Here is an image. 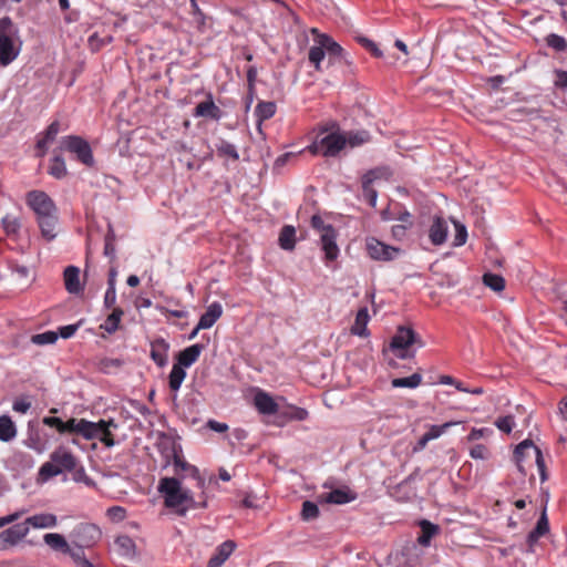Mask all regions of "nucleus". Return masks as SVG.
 Masks as SVG:
<instances>
[{
	"instance_id": "1",
	"label": "nucleus",
	"mask_w": 567,
	"mask_h": 567,
	"mask_svg": "<svg viewBox=\"0 0 567 567\" xmlns=\"http://www.w3.org/2000/svg\"><path fill=\"white\" fill-rule=\"evenodd\" d=\"M118 425L113 420H100L99 422H90L85 419H70L64 422L63 433H76L86 440L97 439L106 447L115 445L113 439V430Z\"/></svg>"
},
{
	"instance_id": "2",
	"label": "nucleus",
	"mask_w": 567,
	"mask_h": 567,
	"mask_svg": "<svg viewBox=\"0 0 567 567\" xmlns=\"http://www.w3.org/2000/svg\"><path fill=\"white\" fill-rule=\"evenodd\" d=\"M158 492L163 494L165 506L177 508L187 504L188 507H196V503L189 489L182 486V478L163 477L158 484Z\"/></svg>"
},
{
	"instance_id": "3",
	"label": "nucleus",
	"mask_w": 567,
	"mask_h": 567,
	"mask_svg": "<svg viewBox=\"0 0 567 567\" xmlns=\"http://www.w3.org/2000/svg\"><path fill=\"white\" fill-rule=\"evenodd\" d=\"M76 465V457L66 447L59 446L51 453L50 461L42 464L39 476L42 481H48L63 472L75 470Z\"/></svg>"
},
{
	"instance_id": "4",
	"label": "nucleus",
	"mask_w": 567,
	"mask_h": 567,
	"mask_svg": "<svg viewBox=\"0 0 567 567\" xmlns=\"http://www.w3.org/2000/svg\"><path fill=\"white\" fill-rule=\"evenodd\" d=\"M412 344H417L420 348L424 347V342L412 328L399 327L391 339L390 350L399 359H412L415 355V352L410 350Z\"/></svg>"
},
{
	"instance_id": "5",
	"label": "nucleus",
	"mask_w": 567,
	"mask_h": 567,
	"mask_svg": "<svg viewBox=\"0 0 567 567\" xmlns=\"http://www.w3.org/2000/svg\"><path fill=\"white\" fill-rule=\"evenodd\" d=\"M18 30L9 17L0 19V64L8 65L19 54L16 45Z\"/></svg>"
},
{
	"instance_id": "6",
	"label": "nucleus",
	"mask_w": 567,
	"mask_h": 567,
	"mask_svg": "<svg viewBox=\"0 0 567 567\" xmlns=\"http://www.w3.org/2000/svg\"><path fill=\"white\" fill-rule=\"evenodd\" d=\"M526 458H534L539 472L540 481L545 482L548 478L545 460L542 451L537 447L532 440L520 442L514 451V460L517 468L522 474H525L524 461Z\"/></svg>"
},
{
	"instance_id": "7",
	"label": "nucleus",
	"mask_w": 567,
	"mask_h": 567,
	"mask_svg": "<svg viewBox=\"0 0 567 567\" xmlns=\"http://www.w3.org/2000/svg\"><path fill=\"white\" fill-rule=\"evenodd\" d=\"M347 145V137L341 133H330L319 142L309 147L312 154H322L323 156H336Z\"/></svg>"
},
{
	"instance_id": "8",
	"label": "nucleus",
	"mask_w": 567,
	"mask_h": 567,
	"mask_svg": "<svg viewBox=\"0 0 567 567\" xmlns=\"http://www.w3.org/2000/svg\"><path fill=\"white\" fill-rule=\"evenodd\" d=\"M61 148L76 155V158L86 166L94 163L93 154L89 143L80 136H66L61 141Z\"/></svg>"
},
{
	"instance_id": "9",
	"label": "nucleus",
	"mask_w": 567,
	"mask_h": 567,
	"mask_svg": "<svg viewBox=\"0 0 567 567\" xmlns=\"http://www.w3.org/2000/svg\"><path fill=\"white\" fill-rule=\"evenodd\" d=\"M365 248L368 255L374 260L390 261L395 259L401 250L396 247L386 245L374 237L367 238Z\"/></svg>"
},
{
	"instance_id": "10",
	"label": "nucleus",
	"mask_w": 567,
	"mask_h": 567,
	"mask_svg": "<svg viewBox=\"0 0 567 567\" xmlns=\"http://www.w3.org/2000/svg\"><path fill=\"white\" fill-rule=\"evenodd\" d=\"M27 204L38 217L58 212L53 200L41 190H31L27 194Z\"/></svg>"
},
{
	"instance_id": "11",
	"label": "nucleus",
	"mask_w": 567,
	"mask_h": 567,
	"mask_svg": "<svg viewBox=\"0 0 567 567\" xmlns=\"http://www.w3.org/2000/svg\"><path fill=\"white\" fill-rule=\"evenodd\" d=\"M75 545L91 547L101 538V530L94 524L81 523L72 532Z\"/></svg>"
},
{
	"instance_id": "12",
	"label": "nucleus",
	"mask_w": 567,
	"mask_h": 567,
	"mask_svg": "<svg viewBox=\"0 0 567 567\" xmlns=\"http://www.w3.org/2000/svg\"><path fill=\"white\" fill-rule=\"evenodd\" d=\"M29 533L25 520L12 525L11 527L0 532V550H7L18 545Z\"/></svg>"
},
{
	"instance_id": "13",
	"label": "nucleus",
	"mask_w": 567,
	"mask_h": 567,
	"mask_svg": "<svg viewBox=\"0 0 567 567\" xmlns=\"http://www.w3.org/2000/svg\"><path fill=\"white\" fill-rule=\"evenodd\" d=\"M310 32L315 35V42L324 48L326 54L329 55L330 60L341 58L343 55V49L330 35L320 33L316 28H312Z\"/></svg>"
},
{
	"instance_id": "14",
	"label": "nucleus",
	"mask_w": 567,
	"mask_h": 567,
	"mask_svg": "<svg viewBox=\"0 0 567 567\" xmlns=\"http://www.w3.org/2000/svg\"><path fill=\"white\" fill-rule=\"evenodd\" d=\"M355 499V494L348 488H338L318 496L319 503L347 504Z\"/></svg>"
},
{
	"instance_id": "15",
	"label": "nucleus",
	"mask_w": 567,
	"mask_h": 567,
	"mask_svg": "<svg viewBox=\"0 0 567 567\" xmlns=\"http://www.w3.org/2000/svg\"><path fill=\"white\" fill-rule=\"evenodd\" d=\"M321 248L326 254L328 260L337 259L339 255V248L337 245V231L334 228L328 229L319 235Z\"/></svg>"
},
{
	"instance_id": "16",
	"label": "nucleus",
	"mask_w": 567,
	"mask_h": 567,
	"mask_svg": "<svg viewBox=\"0 0 567 567\" xmlns=\"http://www.w3.org/2000/svg\"><path fill=\"white\" fill-rule=\"evenodd\" d=\"M37 221L41 230V235L45 240L51 241L56 237L58 212L38 217Z\"/></svg>"
},
{
	"instance_id": "17",
	"label": "nucleus",
	"mask_w": 567,
	"mask_h": 567,
	"mask_svg": "<svg viewBox=\"0 0 567 567\" xmlns=\"http://www.w3.org/2000/svg\"><path fill=\"white\" fill-rule=\"evenodd\" d=\"M236 548L233 540H226L219 545L216 553L209 558L207 567H221Z\"/></svg>"
},
{
	"instance_id": "18",
	"label": "nucleus",
	"mask_w": 567,
	"mask_h": 567,
	"mask_svg": "<svg viewBox=\"0 0 567 567\" xmlns=\"http://www.w3.org/2000/svg\"><path fill=\"white\" fill-rule=\"evenodd\" d=\"M449 233L446 221L441 217H435L433 224L429 230V238L435 246H440L445 243Z\"/></svg>"
},
{
	"instance_id": "19",
	"label": "nucleus",
	"mask_w": 567,
	"mask_h": 567,
	"mask_svg": "<svg viewBox=\"0 0 567 567\" xmlns=\"http://www.w3.org/2000/svg\"><path fill=\"white\" fill-rule=\"evenodd\" d=\"M223 307L218 302H213L208 306L205 313L202 315L197 323V330L209 329L221 317Z\"/></svg>"
},
{
	"instance_id": "20",
	"label": "nucleus",
	"mask_w": 567,
	"mask_h": 567,
	"mask_svg": "<svg viewBox=\"0 0 567 567\" xmlns=\"http://www.w3.org/2000/svg\"><path fill=\"white\" fill-rule=\"evenodd\" d=\"M453 424L454 423L452 422H446L442 425H431L429 431L420 437L416 445L413 447V451L420 452L424 450L430 441L439 439L445 432V430L452 426Z\"/></svg>"
},
{
	"instance_id": "21",
	"label": "nucleus",
	"mask_w": 567,
	"mask_h": 567,
	"mask_svg": "<svg viewBox=\"0 0 567 567\" xmlns=\"http://www.w3.org/2000/svg\"><path fill=\"white\" fill-rule=\"evenodd\" d=\"M194 116L219 120L221 117V111L214 103L212 96H209L206 101H203L196 105L194 110Z\"/></svg>"
},
{
	"instance_id": "22",
	"label": "nucleus",
	"mask_w": 567,
	"mask_h": 567,
	"mask_svg": "<svg viewBox=\"0 0 567 567\" xmlns=\"http://www.w3.org/2000/svg\"><path fill=\"white\" fill-rule=\"evenodd\" d=\"M25 524L29 528H53L58 524V518L51 513H40L28 517Z\"/></svg>"
},
{
	"instance_id": "23",
	"label": "nucleus",
	"mask_w": 567,
	"mask_h": 567,
	"mask_svg": "<svg viewBox=\"0 0 567 567\" xmlns=\"http://www.w3.org/2000/svg\"><path fill=\"white\" fill-rule=\"evenodd\" d=\"M174 466H175V473L178 474L179 471L186 472L188 476L193 477L197 481L198 487L204 488L205 481L199 474V470L188 464L186 461L182 460L177 453L174 451Z\"/></svg>"
},
{
	"instance_id": "24",
	"label": "nucleus",
	"mask_w": 567,
	"mask_h": 567,
	"mask_svg": "<svg viewBox=\"0 0 567 567\" xmlns=\"http://www.w3.org/2000/svg\"><path fill=\"white\" fill-rule=\"evenodd\" d=\"M257 410L262 414H275L278 411V404L266 392L258 391L254 398Z\"/></svg>"
},
{
	"instance_id": "25",
	"label": "nucleus",
	"mask_w": 567,
	"mask_h": 567,
	"mask_svg": "<svg viewBox=\"0 0 567 567\" xmlns=\"http://www.w3.org/2000/svg\"><path fill=\"white\" fill-rule=\"evenodd\" d=\"M115 547L118 555L127 560H132L136 555V545L134 540L126 535L118 536L115 539Z\"/></svg>"
},
{
	"instance_id": "26",
	"label": "nucleus",
	"mask_w": 567,
	"mask_h": 567,
	"mask_svg": "<svg viewBox=\"0 0 567 567\" xmlns=\"http://www.w3.org/2000/svg\"><path fill=\"white\" fill-rule=\"evenodd\" d=\"M65 289L70 293H79L82 291L80 282V269L75 266H69L64 270Z\"/></svg>"
},
{
	"instance_id": "27",
	"label": "nucleus",
	"mask_w": 567,
	"mask_h": 567,
	"mask_svg": "<svg viewBox=\"0 0 567 567\" xmlns=\"http://www.w3.org/2000/svg\"><path fill=\"white\" fill-rule=\"evenodd\" d=\"M151 347V358L158 367H164L167 363L168 343L164 339H157L152 342Z\"/></svg>"
},
{
	"instance_id": "28",
	"label": "nucleus",
	"mask_w": 567,
	"mask_h": 567,
	"mask_svg": "<svg viewBox=\"0 0 567 567\" xmlns=\"http://www.w3.org/2000/svg\"><path fill=\"white\" fill-rule=\"evenodd\" d=\"M202 344H193L178 353L177 363L184 368L190 367L200 355Z\"/></svg>"
},
{
	"instance_id": "29",
	"label": "nucleus",
	"mask_w": 567,
	"mask_h": 567,
	"mask_svg": "<svg viewBox=\"0 0 567 567\" xmlns=\"http://www.w3.org/2000/svg\"><path fill=\"white\" fill-rule=\"evenodd\" d=\"M43 540L51 549L63 554H65L70 547L65 538L58 533L45 534Z\"/></svg>"
},
{
	"instance_id": "30",
	"label": "nucleus",
	"mask_w": 567,
	"mask_h": 567,
	"mask_svg": "<svg viewBox=\"0 0 567 567\" xmlns=\"http://www.w3.org/2000/svg\"><path fill=\"white\" fill-rule=\"evenodd\" d=\"M2 227L8 236L18 237L21 229V219L12 214H6L1 219Z\"/></svg>"
},
{
	"instance_id": "31",
	"label": "nucleus",
	"mask_w": 567,
	"mask_h": 567,
	"mask_svg": "<svg viewBox=\"0 0 567 567\" xmlns=\"http://www.w3.org/2000/svg\"><path fill=\"white\" fill-rule=\"evenodd\" d=\"M369 321V313L367 308H361L355 317L354 324L351 328V332L359 337L368 336L367 324Z\"/></svg>"
},
{
	"instance_id": "32",
	"label": "nucleus",
	"mask_w": 567,
	"mask_h": 567,
	"mask_svg": "<svg viewBox=\"0 0 567 567\" xmlns=\"http://www.w3.org/2000/svg\"><path fill=\"white\" fill-rule=\"evenodd\" d=\"M17 435V429L8 415L0 416V441L9 442Z\"/></svg>"
},
{
	"instance_id": "33",
	"label": "nucleus",
	"mask_w": 567,
	"mask_h": 567,
	"mask_svg": "<svg viewBox=\"0 0 567 567\" xmlns=\"http://www.w3.org/2000/svg\"><path fill=\"white\" fill-rule=\"evenodd\" d=\"M84 547L75 545V547L70 546L69 550L65 553L71 556L74 564L79 567H94V565L85 557Z\"/></svg>"
},
{
	"instance_id": "34",
	"label": "nucleus",
	"mask_w": 567,
	"mask_h": 567,
	"mask_svg": "<svg viewBox=\"0 0 567 567\" xmlns=\"http://www.w3.org/2000/svg\"><path fill=\"white\" fill-rule=\"evenodd\" d=\"M296 230L292 226H285L279 235V245L285 250H291L295 247Z\"/></svg>"
},
{
	"instance_id": "35",
	"label": "nucleus",
	"mask_w": 567,
	"mask_h": 567,
	"mask_svg": "<svg viewBox=\"0 0 567 567\" xmlns=\"http://www.w3.org/2000/svg\"><path fill=\"white\" fill-rule=\"evenodd\" d=\"M123 313L124 312L121 308H113L112 313L106 318L101 328L109 333L115 332L118 328Z\"/></svg>"
},
{
	"instance_id": "36",
	"label": "nucleus",
	"mask_w": 567,
	"mask_h": 567,
	"mask_svg": "<svg viewBox=\"0 0 567 567\" xmlns=\"http://www.w3.org/2000/svg\"><path fill=\"white\" fill-rule=\"evenodd\" d=\"M185 377L186 372L184 370V367L179 365L178 363H175L169 373V388L173 391L179 390Z\"/></svg>"
},
{
	"instance_id": "37",
	"label": "nucleus",
	"mask_w": 567,
	"mask_h": 567,
	"mask_svg": "<svg viewBox=\"0 0 567 567\" xmlns=\"http://www.w3.org/2000/svg\"><path fill=\"white\" fill-rule=\"evenodd\" d=\"M422 382V375L420 373H414L406 378H396L392 380L393 388H411L414 389L419 386Z\"/></svg>"
},
{
	"instance_id": "38",
	"label": "nucleus",
	"mask_w": 567,
	"mask_h": 567,
	"mask_svg": "<svg viewBox=\"0 0 567 567\" xmlns=\"http://www.w3.org/2000/svg\"><path fill=\"white\" fill-rule=\"evenodd\" d=\"M422 534L417 538V543L427 546L430 544L431 538L437 533L439 527L436 525L431 524L427 520H423L421 523Z\"/></svg>"
},
{
	"instance_id": "39",
	"label": "nucleus",
	"mask_w": 567,
	"mask_h": 567,
	"mask_svg": "<svg viewBox=\"0 0 567 567\" xmlns=\"http://www.w3.org/2000/svg\"><path fill=\"white\" fill-rule=\"evenodd\" d=\"M326 56V50L321 44L316 43L309 50V61L313 64L317 71L321 70V62Z\"/></svg>"
},
{
	"instance_id": "40",
	"label": "nucleus",
	"mask_w": 567,
	"mask_h": 567,
	"mask_svg": "<svg viewBox=\"0 0 567 567\" xmlns=\"http://www.w3.org/2000/svg\"><path fill=\"white\" fill-rule=\"evenodd\" d=\"M276 112V105L272 102H260L257 104L255 113L258 117L259 124L274 116Z\"/></svg>"
},
{
	"instance_id": "41",
	"label": "nucleus",
	"mask_w": 567,
	"mask_h": 567,
	"mask_svg": "<svg viewBox=\"0 0 567 567\" xmlns=\"http://www.w3.org/2000/svg\"><path fill=\"white\" fill-rule=\"evenodd\" d=\"M483 282L485 286L491 288L492 290L496 292H501L505 288V280L502 276L487 272L483 276Z\"/></svg>"
},
{
	"instance_id": "42",
	"label": "nucleus",
	"mask_w": 567,
	"mask_h": 567,
	"mask_svg": "<svg viewBox=\"0 0 567 567\" xmlns=\"http://www.w3.org/2000/svg\"><path fill=\"white\" fill-rule=\"evenodd\" d=\"M59 128H60V124H59V122H56V121H55V122H52V123L49 125V127H48V128H47V131H45V135H44V137H43L42 140H40V141L38 142V145H37V146H38V148L42 150L41 155H43V153H44V150H45L47 145L55 138V136H56V135H58V133H59Z\"/></svg>"
},
{
	"instance_id": "43",
	"label": "nucleus",
	"mask_w": 567,
	"mask_h": 567,
	"mask_svg": "<svg viewBox=\"0 0 567 567\" xmlns=\"http://www.w3.org/2000/svg\"><path fill=\"white\" fill-rule=\"evenodd\" d=\"M49 173L55 178H62L66 175L65 162L60 155L53 157Z\"/></svg>"
},
{
	"instance_id": "44",
	"label": "nucleus",
	"mask_w": 567,
	"mask_h": 567,
	"mask_svg": "<svg viewBox=\"0 0 567 567\" xmlns=\"http://www.w3.org/2000/svg\"><path fill=\"white\" fill-rule=\"evenodd\" d=\"M217 153L220 156H227L237 161L239 158V154L235 147V145L228 143L227 141L221 140L217 145Z\"/></svg>"
},
{
	"instance_id": "45",
	"label": "nucleus",
	"mask_w": 567,
	"mask_h": 567,
	"mask_svg": "<svg viewBox=\"0 0 567 567\" xmlns=\"http://www.w3.org/2000/svg\"><path fill=\"white\" fill-rule=\"evenodd\" d=\"M58 333L54 331H45L31 337V341L37 346L53 344L58 340Z\"/></svg>"
},
{
	"instance_id": "46",
	"label": "nucleus",
	"mask_w": 567,
	"mask_h": 567,
	"mask_svg": "<svg viewBox=\"0 0 567 567\" xmlns=\"http://www.w3.org/2000/svg\"><path fill=\"white\" fill-rule=\"evenodd\" d=\"M347 137V145L349 144L351 147L359 146L369 141L370 135L365 131L361 132H349L344 134Z\"/></svg>"
},
{
	"instance_id": "47",
	"label": "nucleus",
	"mask_w": 567,
	"mask_h": 567,
	"mask_svg": "<svg viewBox=\"0 0 567 567\" xmlns=\"http://www.w3.org/2000/svg\"><path fill=\"white\" fill-rule=\"evenodd\" d=\"M319 516L318 505L310 501H305L302 504L301 517L305 520H312Z\"/></svg>"
},
{
	"instance_id": "48",
	"label": "nucleus",
	"mask_w": 567,
	"mask_h": 567,
	"mask_svg": "<svg viewBox=\"0 0 567 567\" xmlns=\"http://www.w3.org/2000/svg\"><path fill=\"white\" fill-rule=\"evenodd\" d=\"M454 227H455V236H454V243L453 245L458 247L466 243L467 239V230L464 225L461 223L453 220Z\"/></svg>"
},
{
	"instance_id": "49",
	"label": "nucleus",
	"mask_w": 567,
	"mask_h": 567,
	"mask_svg": "<svg viewBox=\"0 0 567 567\" xmlns=\"http://www.w3.org/2000/svg\"><path fill=\"white\" fill-rule=\"evenodd\" d=\"M546 42L550 48L555 49L556 51H563L567 48L566 40L563 37L555 33L549 34L546 38Z\"/></svg>"
},
{
	"instance_id": "50",
	"label": "nucleus",
	"mask_w": 567,
	"mask_h": 567,
	"mask_svg": "<svg viewBox=\"0 0 567 567\" xmlns=\"http://www.w3.org/2000/svg\"><path fill=\"white\" fill-rule=\"evenodd\" d=\"M358 42L363 45L367 50H369L372 55L375 58H381L383 55L382 51L378 48V45L370 39L365 37H358Z\"/></svg>"
},
{
	"instance_id": "51",
	"label": "nucleus",
	"mask_w": 567,
	"mask_h": 567,
	"mask_svg": "<svg viewBox=\"0 0 567 567\" xmlns=\"http://www.w3.org/2000/svg\"><path fill=\"white\" fill-rule=\"evenodd\" d=\"M514 424H515L514 423V417L511 416V415H506V416L499 417L495 422V425L497 426V429L503 431V432H505V433H511L512 430H513Z\"/></svg>"
},
{
	"instance_id": "52",
	"label": "nucleus",
	"mask_w": 567,
	"mask_h": 567,
	"mask_svg": "<svg viewBox=\"0 0 567 567\" xmlns=\"http://www.w3.org/2000/svg\"><path fill=\"white\" fill-rule=\"evenodd\" d=\"M362 190H363V197L367 199V202L372 206L375 207L377 205V198L378 193L374 188L371 187V184H362Z\"/></svg>"
},
{
	"instance_id": "53",
	"label": "nucleus",
	"mask_w": 567,
	"mask_h": 567,
	"mask_svg": "<svg viewBox=\"0 0 567 567\" xmlns=\"http://www.w3.org/2000/svg\"><path fill=\"white\" fill-rule=\"evenodd\" d=\"M74 473H73V480L75 482H80V483H83L85 484L86 486H94V482L93 480H91L83 467H75V470H73Z\"/></svg>"
},
{
	"instance_id": "54",
	"label": "nucleus",
	"mask_w": 567,
	"mask_h": 567,
	"mask_svg": "<svg viewBox=\"0 0 567 567\" xmlns=\"http://www.w3.org/2000/svg\"><path fill=\"white\" fill-rule=\"evenodd\" d=\"M311 225H312L313 229H316L318 231L319 235L324 233L328 229L333 228L331 225L324 224L322 218L318 215L312 216Z\"/></svg>"
},
{
	"instance_id": "55",
	"label": "nucleus",
	"mask_w": 567,
	"mask_h": 567,
	"mask_svg": "<svg viewBox=\"0 0 567 567\" xmlns=\"http://www.w3.org/2000/svg\"><path fill=\"white\" fill-rule=\"evenodd\" d=\"M470 455L476 460H485L487 457V449L483 444H476L470 450Z\"/></svg>"
},
{
	"instance_id": "56",
	"label": "nucleus",
	"mask_w": 567,
	"mask_h": 567,
	"mask_svg": "<svg viewBox=\"0 0 567 567\" xmlns=\"http://www.w3.org/2000/svg\"><path fill=\"white\" fill-rule=\"evenodd\" d=\"M24 513H25V511H19V512H14L12 514L0 517V528L4 527L6 525L17 522L20 517L23 516Z\"/></svg>"
},
{
	"instance_id": "57",
	"label": "nucleus",
	"mask_w": 567,
	"mask_h": 567,
	"mask_svg": "<svg viewBox=\"0 0 567 567\" xmlns=\"http://www.w3.org/2000/svg\"><path fill=\"white\" fill-rule=\"evenodd\" d=\"M43 423L48 426L55 427L59 433H63L64 422L60 417L47 416L43 419Z\"/></svg>"
},
{
	"instance_id": "58",
	"label": "nucleus",
	"mask_w": 567,
	"mask_h": 567,
	"mask_svg": "<svg viewBox=\"0 0 567 567\" xmlns=\"http://www.w3.org/2000/svg\"><path fill=\"white\" fill-rule=\"evenodd\" d=\"M536 529L540 530L544 535L549 530L548 518L546 514V506L542 511V515L536 524Z\"/></svg>"
},
{
	"instance_id": "59",
	"label": "nucleus",
	"mask_w": 567,
	"mask_h": 567,
	"mask_svg": "<svg viewBox=\"0 0 567 567\" xmlns=\"http://www.w3.org/2000/svg\"><path fill=\"white\" fill-rule=\"evenodd\" d=\"M383 175V172L381 169H372L369 171L363 177H362V184H372L374 181L381 178Z\"/></svg>"
},
{
	"instance_id": "60",
	"label": "nucleus",
	"mask_w": 567,
	"mask_h": 567,
	"mask_svg": "<svg viewBox=\"0 0 567 567\" xmlns=\"http://www.w3.org/2000/svg\"><path fill=\"white\" fill-rule=\"evenodd\" d=\"M113 234L110 233L105 237L104 254L111 258H114L115 247L113 245Z\"/></svg>"
},
{
	"instance_id": "61",
	"label": "nucleus",
	"mask_w": 567,
	"mask_h": 567,
	"mask_svg": "<svg viewBox=\"0 0 567 567\" xmlns=\"http://www.w3.org/2000/svg\"><path fill=\"white\" fill-rule=\"evenodd\" d=\"M116 301V290L107 288L104 296V305L106 308H113Z\"/></svg>"
},
{
	"instance_id": "62",
	"label": "nucleus",
	"mask_w": 567,
	"mask_h": 567,
	"mask_svg": "<svg viewBox=\"0 0 567 567\" xmlns=\"http://www.w3.org/2000/svg\"><path fill=\"white\" fill-rule=\"evenodd\" d=\"M78 327H79L78 324H69V326L61 327L59 329V333L63 339H68L76 332Z\"/></svg>"
},
{
	"instance_id": "63",
	"label": "nucleus",
	"mask_w": 567,
	"mask_h": 567,
	"mask_svg": "<svg viewBox=\"0 0 567 567\" xmlns=\"http://www.w3.org/2000/svg\"><path fill=\"white\" fill-rule=\"evenodd\" d=\"M31 403L27 400H17L13 403V410L19 413H27Z\"/></svg>"
},
{
	"instance_id": "64",
	"label": "nucleus",
	"mask_w": 567,
	"mask_h": 567,
	"mask_svg": "<svg viewBox=\"0 0 567 567\" xmlns=\"http://www.w3.org/2000/svg\"><path fill=\"white\" fill-rule=\"evenodd\" d=\"M555 84L559 87H567V71H557Z\"/></svg>"
}]
</instances>
